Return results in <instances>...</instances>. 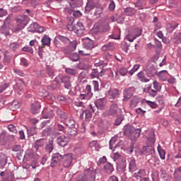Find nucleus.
<instances>
[{"label":"nucleus","instance_id":"obj_1","mask_svg":"<svg viewBox=\"0 0 181 181\" xmlns=\"http://www.w3.org/2000/svg\"><path fill=\"white\" fill-rule=\"evenodd\" d=\"M81 5H83L81 0H71L69 4L64 8V12L67 15H73L74 18H80L82 15L80 11Z\"/></svg>","mask_w":181,"mask_h":181},{"label":"nucleus","instance_id":"obj_2","mask_svg":"<svg viewBox=\"0 0 181 181\" xmlns=\"http://www.w3.org/2000/svg\"><path fill=\"white\" fill-rule=\"evenodd\" d=\"M146 139L148 146L142 148L141 153V155H153V153H155V148L153 147V145H155V142L156 141L155 139V132L148 131L147 132Z\"/></svg>","mask_w":181,"mask_h":181},{"label":"nucleus","instance_id":"obj_3","mask_svg":"<svg viewBox=\"0 0 181 181\" xmlns=\"http://www.w3.org/2000/svg\"><path fill=\"white\" fill-rule=\"evenodd\" d=\"M142 130L141 129H135L132 125H126L124 127V135L128 136L132 141H136L139 138Z\"/></svg>","mask_w":181,"mask_h":181},{"label":"nucleus","instance_id":"obj_4","mask_svg":"<svg viewBox=\"0 0 181 181\" xmlns=\"http://www.w3.org/2000/svg\"><path fill=\"white\" fill-rule=\"evenodd\" d=\"M118 111L121 112V109H119V107L118 106V101H112L107 114L111 117H117L118 115Z\"/></svg>","mask_w":181,"mask_h":181},{"label":"nucleus","instance_id":"obj_5","mask_svg":"<svg viewBox=\"0 0 181 181\" xmlns=\"http://www.w3.org/2000/svg\"><path fill=\"white\" fill-rule=\"evenodd\" d=\"M82 41L83 42V46L86 50H92L94 47H97V42L88 37L83 38Z\"/></svg>","mask_w":181,"mask_h":181},{"label":"nucleus","instance_id":"obj_6","mask_svg":"<svg viewBox=\"0 0 181 181\" xmlns=\"http://www.w3.org/2000/svg\"><path fill=\"white\" fill-rule=\"evenodd\" d=\"M83 175L88 181H95V170L93 167L86 169Z\"/></svg>","mask_w":181,"mask_h":181},{"label":"nucleus","instance_id":"obj_7","mask_svg":"<svg viewBox=\"0 0 181 181\" xmlns=\"http://www.w3.org/2000/svg\"><path fill=\"white\" fill-rule=\"evenodd\" d=\"M85 93L79 95L80 100H90L93 97V92H91V86L87 85L85 88Z\"/></svg>","mask_w":181,"mask_h":181},{"label":"nucleus","instance_id":"obj_8","mask_svg":"<svg viewBox=\"0 0 181 181\" xmlns=\"http://www.w3.org/2000/svg\"><path fill=\"white\" fill-rule=\"evenodd\" d=\"M77 48V41H70L69 45L63 49V52L65 54H70L71 52H74V50Z\"/></svg>","mask_w":181,"mask_h":181},{"label":"nucleus","instance_id":"obj_9","mask_svg":"<svg viewBox=\"0 0 181 181\" xmlns=\"http://www.w3.org/2000/svg\"><path fill=\"white\" fill-rule=\"evenodd\" d=\"M144 71H146L147 77H155L156 76V69L152 64L147 65Z\"/></svg>","mask_w":181,"mask_h":181},{"label":"nucleus","instance_id":"obj_10","mask_svg":"<svg viewBox=\"0 0 181 181\" xmlns=\"http://www.w3.org/2000/svg\"><path fill=\"white\" fill-rule=\"evenodd\" d=\"M63 166L64 168H70L71 162H73V154L68 153L63 156Z\"/></svg>","mask_w":181,"mask_h":181},{"label":"nucleus","instance_id":"obj_11","mask_svg":"<svg viewBox=\"0 0 181 181\" xmlns=\"http://www.w3.org/2000/svg\"><path fill=\"white\" fill-rule=\"evenodd\" d=\"M61 83L64 84V88L71 90V77L64 76L61 78Z\"/></svg>","mask_w":181,"mask_h":181},{"label":"nucleus","instance_id":"obj_12","mask_svg":"<svg viewBox=\"0 0 181 181\" xmlns=\"http://www.w3.org/2000/svg\"><path fill=\"white\" fill-rule=\"evenodd\" d=\"M62 159H63V156H62L60 153H57L53 154L51 162V167L54 168V166H56V165H57L59 162L62 160Z\"/></svg>","mask_w":181,"mask_h":181},{"label":"nucleus","instance_id":"obj_13","mask_svg":"<svg viewBox=\"0 0 181 181\" xmlns=\"http://www.w3.org/2000/svg\"><path fill=\"white\" fill-rule=\"evenodd\" d=\"M29 21H30V18H29V17L25 15L19 16L16 20V23H21L25 26L28 25V23H29Z\"/></svg>","mask_w":181,"mask_h":181},{"label":"nucleus","instance_id":"obj_14","mask_svg":"<svg viewBox=\"0 0 181 181\" xmlns=\"http://www.w3.org/2000/svg\"><path fill=\"white\" fill-rule=\"evenodd\" d=\"M98 29L100 33H105L110 30V23L108 21L102 23L98 25Z\"/></svg>","mask_w":181,"mask_h":181},{"label":"nucleus","instance_id":"obj_15","mask_svg":"<svg viewBox=\"0 0 181 181\" xmlns=\"http://www.w3.org/2000/svg\"><path fill=\"white\" fill-rule=\"evenodd\" d=\"M57 143L58 144L59 146H62L64 148V146L69 144V138L64 135L60 136L57 137Z\"/></svg>","mask_w":181,"mask_h":181},{"label":"nucleus","instance_id":"obj_16","mask_svg":"<svg viewBox=\"0 0 181 181\" xmlns=\"http://www.w3.org/2000/svg\"><path fill=\"white\" fill-rule=\"evenodd\" d=\"M106 104L107 99L105 98L98 99L95 103V107L98 110H104V108H105Z\"/></svg>","mask_w":181,"mask_h":181},{"label":"nucleus","instance_id":"obj_17","mask_svg":"<svg viewBox=\"0 0 181 181\" xmlns=\"http://www.w3.org/2000/svg\"><path fill=\"white\" fill-rule=\"evenodd\" d=\"M136 169V160H135L134 158L130 159L129 162V172H130V173H134Z\"/></svg>","mask_w":181,"mask_h":181},{"label":"nucleus","instance_id":"obj_18","mask_svg":"<svg viewBox=\"0 0 181 181\" xmlns=\"http://www.w3.org/2000/svg\"><path fill=\"white\" fill-rule=\"evenodd\" d=\"M124 97L126 100H129L134 95V88H129L123 91Z\"/></svg>","mask_w":181,"mask_h":181},{"label":"nucleus","instance_id":"obj_19","mask_svg":"<svg viewBox=\"0 0 181 181\" xmlns=\"http://www.w3.org/2000/svg\"><path fill=\"white\" fill-rule=\"evenodd\" d=\"M158 77L161 81H166L168 77H169V73H168V71L166 70L160 71L158 74Z\"/></svg>","mask_w":181,"mask_h":181},{"label":"nucleus","instance_id":"obj_20","mask_svg":"<svg viewBox=\"0 0 181 181\" xmlns=\"http://www.w3.org/2000/svg\"><path fill=\"white\" fill-rule=\"evenodd\" d=\"M95 5H97V4L92 0L88 1L86 6L85 7V13H88L90 11H93V9L95 8Z\"/></svg>","mask_w":181,"mask_h":181},{"label":"nucleus","instance_id":"obj_21","mask_svg":"<svg viewBox=\"0 0 181 181\" xmlns=\"http://www.w3.org/2000/svg\"><path fill=\"white\" fill-rule=\"evenodd\" d=\"M54 141L53 140V138H50L45 146V149L46 151H48L49 153H52V152H53V149H54Z\"/></svg>","mask_w":181,"mask_h":181},{"label":"nucleus","instance_id":"obj_22","mask_svg":"<svg viewBox=\"0 0 181 181\" xmlns=\"http://www.w3.org/2000/svg\"><path fill=\"white\" fill-rule=\"evenodd\" d=\"M136 77L139 81H141V83L149 82V79L147 78V77L145 76V73L142 71L137 74Z\"/></svg>","mask_w":181,"mask_h":181},{"label":"nucleus","instance_id":"obj_23","mask_svg":"<svg viewBox=\"0 0 181 181\" xmlns=\"http://www.w3.org/2000/svg\"><path fill=\"white\" fill-rule=\"evenodd\" d=\"M108 95L110 98H112V100H114V98H117L119 95V90L116 88L110 89L108 91Z\"/></svg>","mask_w":181,"mask_h":181},{"label":"nucleus","instance_id":"obj_24","mask_svg":"<svg viewBox=\"0 0 181 181\" xmlns=\"http://www.w3.org/2000/svg\"><path fill=\"white\" fill-rule=\"evenodd\" d=\"M8 163V157L4 153H0V168H4Z\"/></svg>","mask_w":181,"mask_h":181},{"label":"nucleus","instance_id":"obj_25","mask_svg":"<svg viewBox=\"0 0 181 181\" xmlns=\"http://www.w3.org/2000/svg\"><path fill=\"white\" fill-rule=\"evenodd\" d=\"M42 146H45V139H40V140L35 141L34 144V149H35V151L37 152V151L40 150V148H42Z\"/></svg>","mask_w":181,"mask_h":181},{"label":"nucleus","instance_id":"obj_26","mask_svg":"<svg viewBox=\"0 0 181 181\" xmlns=\"http://www.w3.org/2000/svg\"><path fill=\"white\" fill-rule=\"evenodd\" d=\"M40 103H35L31 105V112L33 114H37L40 111Z\"/></svg>","mask_w":181,"mask_h":181},{"label":"nucleus","instance_id":"obj_27","mask_svg":"<svg viewBox=\"0 0 181 181\" xmlns=\"http://www.w3.org/2000/svg\"><path fill=\"white\" fill-rule=\"evenodd\" d=\"M102 73H105V70L96 68L92 70L91 76L95 78L98 76H103Z\"/></svg>","mask_w":181,"mask_h":181},{"label":"nucleus","instance_id":"obj_28","mask_svg":"<svg viewBox=\"0 0 181 181\" xmlns=\"http://www.w3.org/2000/svg\"><path fill=\"white\" fill-rule=\"evenodd\" d=\"M104 170L106 173L111 175L114 172V166L110 163H107L104 165Z\"/></svg>","mask_w":181,"mask_h":181},{"label":"nucleus","instance_id":"obj_29","mask_svg":"<svg viewBox=\"0 0 181 181\" xmlns=\"http://www.w3.org/2000/svg\"><path fill=\"white\" fill-rule=\"evenodd\" d=\"M74 28L75 30H72L76 32V33H83V31L86 29L83 25V23H77L76 26L74 25Z\"/></svg>","mask_w":181,"mask_h":181},{"label":"nucleus","instance_id":"obj_30","mask_svg":"<svg viewBox=\"0 0 181 181\" xmlns=\"http://www.w3.org/2000/svg\"><path fill=\"white\" fill-rule=\"evenodd\" d=\"M51 40L48 35H45L41 40V43L42 46H50Z\"/></svg>","mask_w":181,"mask_h":181},{"label":"nucleus","instance_id":"obj_31","mask_svg":"<svg viewBox=\"0 0 181 181\" xmlns=\"http://www.w3.org/2000/svg\"><path fill=\"white\" fill-rule=\"evenodd\" d=\"M9 48L12 50V52H16L21 48V44L18 42H11L9 45Z\"/></svg>","mask_w":181,"mask_h":181},{"label":"nucleus","instance_id":"obj_32","mask_svg":"<svg viewBox=\"0 0 181 181\" xmlns=\"http://www.w3.org/2000/svg\"><path fill=\"white\" fill-rule=\"evenodd\" d=\"M68 21V29L69 30L73 31L75 30L76 28H74V25H73V23H74V18L73 17H69L67 18Z\"/></svg>","mask_w":181,"mask_h":181},{"label":"nucleus","instance_id":"obj_33","mask_svg":"<svg viewBox=\"0 0 181 181\" xmlns=\"http://www.w3.org/2000/svg\"><path fill=\"white\" fill-rule=\"evenodd\" d=\"M52 132H53V128H52L50 126H48L42 130V136H49Z\"/></svg>","mask_w":181,"mask_h":181},{"label":"nucleus","instance_id":"obj_34","mask_svg":"<svg viewBox=\"0 0 181 181\" xmlns=\"http://www.w3.org/2000/svg\"><path fill=\"white\" fill-rule=\"evenodd\" d=\"M25 26L26 25H24L21 23H17V25L13 28V32H14L15 33H18V32H21V30H23V29H25Z\"/></svg>","mask_w":181,"mask_h":181},{"label":"nucleus","instance_id":"obj_35","mask_svg":"<svg viewBox=\"0 0 181 181\" xmlns=\"http://www.w3.org/2000/svg\"><path fill=\"white\" fill-rule=\"evenodd\" d=\"M120 172H125L127 170V160L123 159L122 162L117 166Z\"/></svg>","mask_w":181,"mask_h":181},{"label":"nucleus","instance_id":"obj_36","mask_svg":"<svg viewBox=\"0 0 181 181\" xmlns=\"http://www.w3.org/2000/svg\"><path fill=\"white\" fill-rule=\"evenodd\" d=\"M37 28H39V24L37 23H33L28 27V32H36L37 30Z\"/></svg>","mask_w":181,"mask_h":181},{"label":"nucleus","instance_id":"obj_37","mask_svg":"<svg viewBox=\"0 0 181 181\" xmlns=\"http://www.w3.org/2000/svg\"><path fill=\"white\" fill-rule=\"evenodd\" d=\"M124 12L127 16H133V15H135L136 11L134 8L129 7L125 8Z\"/></svg>","mask_w":181,"mask_h":181},{"label":"nucleus","instance_id":"obj_38","mask_svg":"<svg viewBox=\"0 0 181 181\" xmlns=\"http://www.w3.org/2000/svg\"><path fill=\"white\" fill-rule=\"evenodd\" d=\"M69 59L71 62H78L80 60V54H77V52L71 53L69 54Z\"/></svg>","mask_w":181,"mask_h":181},{"label":"nucleus","instance_id":"obj_39","mask_svg":"<svg viewBox=\"0 0 181 181\" xmlns=\"http://www.w3.org/2000/svg\"><path fill=\"white\" fill-rule=\"evenodd\" d=\"M102 50L103 52H107V50H114V43L109 42L102 47Z\"/></svg>","mask_w":181,"mask_h":181},{"label":"nucleus","instance_id":"obj_40","mask_svg":"<svg viewBox=\"0 0 181 181\" xmlns=\"http://www.w3.org/2000/svg\"><path fill=\"white\" fill-rule=\"evenodd\" d=\"M131 33L134 35V37L136 39V37H139V36L142 35V29L134 28L132 30H131Z\"/></svg>","mask_w":181,"mask_h":181},{"label":"nucleus","instance_id":"obj_41","mask_svg":"<svg viewBox=\"0 0 181 181\" xmlns=\"http://www.w3.org/2000/svg\"><path fill=\"white\" fill-rule=\"evenodd\" d=\"M54 117V113L53 112V110H49L48 112L44 113L42 115V118L45 119H51Z\"/></svg>","mask_w":181,"mask_h":181},{"label":"nucleus","instance_id":"obj_42","mask_svg":"<svg viewBox=\"0 0 181 181\" xmlns=\"http://www.w3.org/2000/svg\"><path fill=\"white\" fill-rule=\"evenodd\" d=\"M157 149H158V152L160 155V159L164 160L165 156L166 155V151H165V150H163V148H162V147H160V145H159V144L157 147Z\"/></svg>","mask_w":181,"mask_h":181},{"label":"nucleus","instance_id":"obj_43","mask_svg":"<svg viewBox=\"0 0 181 181\" xmlns=\"http://www.w3.org/2000/svg\"><path fill=\"white\" fill-rule=\"evenodd\" d=\"M68 135H69V136H76V135H77V128L68 127Z\"/></svg>","mask_w":181,"mask_h":181},{"label":"nucleus","instance_id":"obj_44","mask_svg":"<svg viewBox=\"0 0 181 181\" xmlns=\"http://www.w3.org/2000/svg\"><path fill=\"white\" fill-rule=\"evenodd\" d=\"M154 47L156 49V52L157 54H159L160 53V51L162 50V43L160 41H156V45H154Z\"/></svg>","mask_w":181,"mask_h":181},{"label":"nucleus","instance_id":"obj_45","mask_svg":"<svg viewBox=\"0 0 181 181\" xmlns=\"http://www.w3.org/2000/svg\"><path fill=\"white\" fill-rule=\"evenodd\" d=\"M176 28H177V24L176 23H174V24L169 23L167 25V30L168 33H172V32H173V30L176 29Z\"/></svg>","mask_w":181,"mask_h":181},{"label":"nucleus","instance_id":"obj_46","mask_svg":"<svg viewBox=\"0 0 181 181\" xmlns=\"http://www.w3.org/2000/svg\"><path fill=\"white\" fill-rule=\"evenodd\" d=\"M65 124L66 125V127L68 128H73V127H74V125H76V122H74V119H69L66 120Z\"/></svg>","mask_w":181,"mask_h":181},{"label":"nucleus","instance_id":"obj_47","mask_svg":"<svg viewBox=\"0 0 181 181\" xmlns=\"http://www.w3.org/2000/svg\"><path fill=\"white\" fill-rule=\"evenodd\" d=\"M57 37L59 40H60L61 42H62V43H64L65 45H67V43H69L71 41L69 37L63 35H58Z\"/></svg>","mask_w":181,"mask_h":181},{"label":"nucleus","instance_id":"obj_48","mask_svg":"<svg viewBox=\"0 0 181 181\" xmlns=\"http://www.w3.org/2000/svg\"><path fill=\"white\" fill-rule=\"evenodd\" d=\"M174 43H177V45L181 43V33L176 34L174 36Z\"/></svg>","mask_w":181,"mask_h":181},{"label":"nucleus","instance_id":"obj_49","mask_svg":"<svg viewBox=\"0 0 181 181\" xmlns=\"http://www.w3.org/2000/svg\"><path fill=\"white\" fill-rule=\"evenodd\" d=\"M13 16V14H9L6 18L4 20V25L6 26H8V25H10L11 22H12V17Z\"/></svg>","mask_w":181,"mask_h":181},{"label":"nucleus","instance_id":"obj_50","mask_svg":"<svg viewBox=\"0 0 181 181\" xmlns=\"http://www.w3.org/2000/svg\"><path fill=\"white\" fill-rule=\"evenodd\" d=\"M37 128H36V127H33L30 129H28L27 131L28 134H30V135L33 136L36 134V133L37 132Z\"/></svg>","mask_w":181,"mask_h":181},{"label":"nucleus","instance_id":"obj_51","mask_svg":"<svg viewBox=\"0 0 181 181\" xmlns=\"http://www.w3.org/2000/svg\"><path fill=\"white\" fill-rule=\"evenodd\" d=\"M76 181H88L86 175H78L76 177Z\"/></svg>","mask_w":181,"mask_h":181},{"label":"nucleus","instance_id":"obj_52","mask_svg":"<svg viewBox=\"0 0 181 181\" xmlns=\"http://www.w3.org/2000/svg\"><path fill=\"white\" fill-rule=\"evenodd\" d=\"M139 67H141L140 64H135L133 68L132 69V70L129 71V74L130 76H132V74H134V73H135V71H138V69H139Z\"/></svg>","mask_w":181,"mask_h":181},{"label":"nucleus","instance_id":"obj_53","mask_svg":"<svg viewBox=\"0 0 181 181\" xmlns=\"http://www.w3.org/2000/svg\"><path fill=\"white\" fill-rule=\"evenodd\" d=\"M127 39L129 40V42H134V40H135L136 38L135 37V35L130 31L127 35Z\"/></svg>","mask_w":181,"mask_h":181},{"label":"nucleus","instance_id":"obj_54","mask_svg":"<svg viewBox=\"0 0 181 181\" xmlns=\"http://www.w3.org/2000/svg\"><path fill=\"white\" fill-rule=\"evenodd\" d=\"M65 72L66 74H70L71 76H74V74H76V70L71 68H66Z\"/></svg>","mask_w":181,"mask_h":181},{"label":"nucleus","instance_id":"obj_55","mask_svg":"<svg viewBox=\"0 0 181 181\" xmlns=\"http://www.w3.org/2000/svg\"><path fill=\"white\" fill-rule=\"evenodd\" d=\"M8 87H9V83H2L0 86V93H4V91H5L6 89L8 88Z\"/></svg>","mask_w":181,"mask_h":181},{"label":"nucleus","instance_id":"obj_56","mask_svg":"<svg viewBox=\"0 0 181 181\" xmlns=\"http://www.w3.org/2000/svg\"><path fill=\"white\" fill-rule=\"evenodd\" d=\"M13 71L18 76H21V77H25V73L23 72V71L18 69H13Z\"/></svg>","mask_w":181,"mask_h":181},{"label":"nucleus","instance_id":"obj_57","mask_svg":"<svg viewBox=\"0 0 181 181\" xmlns=\"http://www.w3.org/2000/svg\"><path fill=\"white\" fill-rule=\"evenodd\" d=\"M8 129L10 132H13V134H18V129H16V127L13 124H9Z\"/></svg>","mask_w":181,"mask_h":181},{"label":"nucleus","instance_id":"obj_58","mask_svg":"<svg viewBox=\"0 0 181 181\" xmlns=\"http://www.w3.org/2000/svg\"><path fill=\"white\" fill-rule=\"evenodd\" d=\"M139 100L138 99H133L130 103L131 108H135L138 105Z\"/></svg>","mask_w":181,"mask_h":181},{"label":"nucleus","instance_id":"obj_59","mask_svg":"<svg viewBox=\"0 0 181 181\" xmlns=\"http://www.w3.org/2000/svg\"><path fill=\"white\" fill-rule=\"evenodd\" d=\"M122 121H124V117H119L115 121L114 125L117 127L118 125H119L121 124V122H122Z\"/></svg>","mask_w":181,"mask_h":181},{"label":"nucleus","instance_id":"obj_60","mask_svg":"<svg viewBox=\"0 0 181 181\" xmlns=\"http://www.w3.org/2000/svg\"><path fill=\"white\" fill-rule=\"evenodd\" d=\"M23 52H27L33 54V49L31 47H24L22 48Z\"/></svg>","mask_w":181,"mask_h":181},{"label":"nucleus","instance_id":"obj_61","mask_svg":"<svg viewBox=\"0 0 181 181\" xmlns=\"http://www.w3.org/2000/svg\"><path fill=\"white\" fill-rule=\"evenodd\" d=\"M12 151L13 152H21L22 151V147H21V145H14L12 148Z\"/></svg>","mask_w":181,"mask_h":181},{"label":"nucleus","instance_id":"obj_62","mask_svg":"<svg viewBox=\"0 0 181 181\" xmlns=\"http://www.w3.org/2000/svg\"><path fill=\"white\" fill-rule=\"evenodd\" d=\"M137 173L139 177H144V176H146V171L144 169L139 170Z\"/></svg>","mask_w":181,"mask_h":181},{"label":"nucleus","instance_id":"obj_63","mask_svg":"<svg viewBox=\"0 0 181 181\" xmlns=\"http://www.w3.org/2000/svg\"><path fill=\"white\" fill-rule=\"evenodd\" d=\"M96 67H100V69H103V67H105L107 66V63H105L103 61H100L99 63L95 64Z\"/></svg>","mask_w":181,"mask_h":181},{"label":"nucleus","instance_id":"obj_64","mask_svg":"<svg viewBox=\"0 0 181 181\" xmlns=\"http://www.w3.org/2000/svg\"><path fill=\"white\" fill-rule=\"evenodd\" d=\"M94 13L95 16H100L101 14L103 13V8H96V10Z\"/></svg>","mask_w":181,"mask_h":181}]
</instances>
